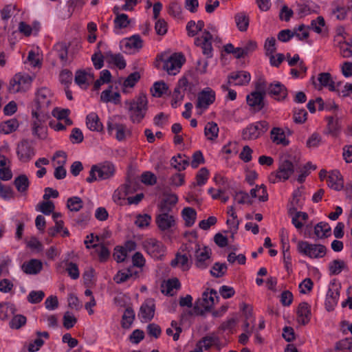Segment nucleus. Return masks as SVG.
Segmentation results:
<instances>
[{"label": "nucleus", "mask_w": 352, "mask_h": 352, "mask_svg": "<svg viewBox=\"0 0 352 352\" xmlns=\"http://www.w3.org/2000/svg\"><path fill=\"white\" fill-rule=\"evenodd\" d=\"M107 126L109 134L116 131L115 138L119 142L124 140L131 135V131L125 124L108 121Z\"/></svg>", "instance_id": "nucleus-18"}, {"label": "nucleus", "mask_w": 352, "mask_h": 352, "mask_svg": "<svg viewBox=\"0 0 352 352\" xmlns=\"http://www.w3.org/2000/svg\"><path fill=\"white\" fill-rule=\"evenodd\" d=\"M100 100L105 103L112 102L114 104H118L120 102V94L118 92L113 93L112 87L109 86L101 93Z\"/></svg>", "instance_id": "nucleus-31"}, {"label": "nucleus", "mask_w": 352, "mask_h": 352, "mask_svg": "<svg viewBox=\"0 0 352 352\" xmlns=\"http://www.w3.org/2000/svg\"><path fill=\"white\" fill-rule=\"evenodd\" d=\"M155 222L161 231H169L175 227L176 217L173 213L159 212L156 215Z\"/></svg>", "instance_id": "nucleus-15"}, {"label": "nucleus", "mask_w": 352, "mask_h": 352, "mask_svg": "<svg viewBox=\"0 0 352 352\" xmlns=\"http://www.w3.org/2000/svg\"><path fill=\"white\" fill-rule=\"evenodd\" d=\"M168 89L166 84L164 82H155L151 91L155 97H161Z\"/></svg>", "instance_id": "nucleus-63"}, {"label": "nucleus", "mask_w": 352, "mask_h": 352, "mask_svg": "<svg viewBox=\"0 0 352 352\" xmlns=\"http://www.w3.org/2000/svg\"><path fill=\"white\" fill-rule=\"evenodd\" d=\"M303 192L300 188L294 190L292 198L288 205V213L292 215L298 209L302 208L304 204V198L302 197Z\"/></svg>", "instance_id": "nucleus-24"}, {"label": "nucleus", "mask_w": 352, "mask_h": 352, "mask_svg": "<svg viewBox=\"0 0 352 352\" xmlns=\"http://www.w3.org/2000/svg\"><path fill=\"white\" fill-rule=\"evenodd\" d=\"M32 134L41 140H45L47 138V128L43 123L48 118L49 116L44 115L43 118L41 114H38L37 111L32 112Z\"/></svg>", "instance_id": "nucleus-14"}, {"label": "nucleus", "mask_w": 352, "mask_h": 352, "mask_svg": "<svg viewBox=\"0 0 352 352\" xmlns=\"http://www.w3.org/2000/svg\"><path fill=\"white\" fill-rule=\"evenodd\" d=\"M143 247L147 254L155 259H161L165 254L166 248L164 245L156 239H146L143 242Z\"/></svg>", "instance_id": "nucleus-9"}, {"label": "nucleus", "mask_w": 352, "mask_h": 352, "mask_svg": "<svg viewBox=\"0 0 352 352\" xmlns=\"http://www.w3.org/2000/svg\"><path fill=\"white\" fill-rule=\"evenodd\" d=\"M316 5L311 1H300L296 3L295 11L299 17H305L316 12Z\"/></svg>", "instance_id": "nucleus-29"}, {"label": "nucleus", "mask_w": 352, "mask_h": 352, "mask_svg": "<svg viewBox=\"0 0 352 352\" xmlns=\"http://www.w3.org/2000/svg\"><path fill=\"white\" fill-rule=\"evenodd\" d=\"M309 26H306L304 24L300 25L294 30V36L297 37L298 40L302 41L309 37Z\"/></svg>", "instance_id": "nucleus-60"}, {"label": "nucleus", "mask_w": 352, "mask_h": 352, "mask_svg": "<svg viewBox=\"0 0 352 352\" xmlns=\"http://www.w3.org/2000/svg\"><path fill=\"white\" fill-rule=\"evenodd\" d=\"M143 46V41L139 34L124 38L120 42L121 50L126 54H132L140 50Z\"/></svg>", "instance_id": "nucleus-13"}, {"label": "nucleus", "mask_w": 352, "mask_h": 352, "mask_svg": "<svg viewBox=\"0 0 352 352\" xmlns=\"http://www.w3.org/2000/svg\"><path fill=\"white\" fill-rule=\"evenodd\" d=\"M0 197L6 201H10L14 197V192L10 186H5L0 182Z\"/></svg>", "instance_id": "nucleus-59"}, {"label": "nucleus", "mask_w": 352, "mask_h": 352, "mask_svg": "<svg viewBox=\"0 0 352 352\" xmlns=\"http://www.w3.org/2000/svg\"><path fill=\"white\" fill-rule=\"evenodd\" d=\"M55 102V97L52 91L47 87H41L38 89L36 94L35 104L32 112L37 111L41 114L49 116V110L53 106Z\"/></svg>", "instance_id": "nucleus-3"}, {"label": "nucleus", "mask_w": 352, "mask_h": 352, "mask_svg": "<svg viewBox=\"0 0 352 352\" xmlns=\"http://www.w3.org/2000/svg\"><path fill=\"white\" fill-rule=\"evenodd\" d=\"M19 127V122L16 119H10L0 124V132L4 134H10L15 131Z\"/></svg>", "instance_id": "nucleus-47"}, {"label": "nucleus", "mask_w": 352, "mask_h": 352, "mask_svg": "<svg viewBox=\"0 0 352 352\" xmlns=\"http://www.w3.org/2000/svg\"><path fill=\"white\" fill-rule=\"evenodd\" d=\"M182 216L187 227H191L195 222L197 212L190 207L184 208L182 211Z\"/></svg>", "instance_id": "nucleus-41"}, {"label": "nucleus", "mask_w": 352, "mask_h": 352, "mask_svg": "<svg viewBox=\"0 0 352 352\" xmlns=\"http://www.w3.org/2000/svg\"><path fill=\"white\" fill-rule=\"evenodd\" d=\"M209 177V171L206 168H201L196 175V184L198 186L204 185Z\"/></svg>", "instance_id": "nucleus-64"}, {"label": "nucleus", "mask_w": 352, "mask_h": 352, "mask_svg": "<svg viewBox=\"0 0 352 352\" xmlns=\"http://www.w3.org/2000/svg\"><path fill=\"white\" fill-rule=\"evenodd\" d=\"M269 127V123L265 120L253 122L243 130L242 138L248 140H256L264 134Z\"/></svg>", "instance_id": "nucleus-7"}, {"label": "nucleus", "mask_w": 352, "mask_h": 352, "mask_svg": "<svg viewBox=\"0 0 352 352\" xmlns=\"http://www.w3.org/2000/svg\"><path fill=\"white\" fill-rule=\"evenodd\" d=\"M294 171L293 163L288 160H283L280 163L278 170L270 175L269 181L272 184L285 181L289 179Z\"/></svg>", "instance_id": "nucleus-8"}, {"label": "nucleus", "mask_w": 352, "mask_h": 352, "mask_svg": "<svg viewBox=\"0 0 352 352\" xmlns=\"http://www.w3.org/2000/svg\"><path fill=\"white\" fill-rule=\"evenodd\" d=\"M67 206L69 210L78 212L82 208L83 202L81 198L72 197L67 199Z\"/></svg>", "instance_id": "nucleus-54"}, {"label": "nucleus", "mask_w": 352, "mask_h": 352, "mask_svg": "<svg viewBox=\"0 0 352 352\" xmlns=\"http://www.w3.org/2000/svg\"><path fill=\"white\" fill-rule=\"evenodd\" d=\"M218 299L217 292L214 289L210 292H204L202 295V306L206 309H210Z\"/></svg>", "instance_id": "nucleus-39"}, {"label": "nucleus", "mask_w": 352, "mask_h": 352, "mask_svg": "<svg viewBox=\"0 0 352 352\" xmlns=\"http://www.w3.org/2000/svg\"><path fill=\"white\" fill-rule=\"evenodd\" d=\"M199 344L201 347L208 350L212 346H219L220 344V340L217 336L209 335L204 337L199 342Z\"/></svg>", "instance_id": "nucleus-48"}, {"label": "nucleus", "mask_w": 352, "mask_h": 352, "mask_svg": "<svg viewBox=\"0 0 352 352\" xmlns=\"http://www.w3.org/2000/svg\"><path fill=\"white\" fill-rule=\"evenodd\" d=\"M114 29L113 32L116 34H120V30L123 28H126L130 24V20L127 14L122 13L118 14L116 16L114 20Z\"/></svg>", "instance_id": "nucleus-33"}, {"label": "nucleus", "mask_w": 352, "mask_h": 352, "mask_svg": "<svg viewBox=\"0 0 352 352\" xmlns=\"http://www.w3.org/2000/svg\"><path fill=\"white\" fill-rule=\"evenodd\" d=\"M94 80V76L91 69L78 70L76 72L75 82L82 89H87Z\"/></svg>", "instance_id": "nucleus-21"}, {"label": "nucleus", "mask_w": 352, "mask_h": 352, "mask_svg": "<svg viewBox=\"0 0 352 352\" xmlns=\"http://www.w3.org/2000/svg\"><path fill=\"white\" fill-rule=\"evenodd\" d=\"M42 268V262L35 258L30 259L22 265L23 271L27 274H37L41 271Z\"/></svg>", "instance_id": "nucleus-30"}, {"label": "nucleus", "mask_w": 352, "mask_h": 352, "mask_svg": "<svg viewBox=\"0 0 352 352\" xmlns=\"http://www.w3.org/2000/svg\"><path fill=\"white\" fill-rule=\"evenodd\" d=\"M185 60L184 55L175 53L164 62L163 68L169 75L175 76L179 72Z\"/></svg>", "instance_id": "nucleus-12"}, {"label": "nucleus", "mask_w": 352, "mask_h": 352, "mask_svg": "<svg viewBox=\"0 0 352 352\" xmlns=\"http://www.w3.org/2000/svg\"><path fill=\"white\" fill-rule=\"evenodd\" d=\"M61 265H64L65 270L71 278L76 280L79 278L80 272L76 263L69 261H64L61 263Z\"/></svg>", "instance_id": "nucleus-42"}, {"label": "nucleus", "mask_w": 352, "mask_h": 352, "mask_svg": "<svg viewBox=\"0 0 352 352\" xmlns=\"http://www.w3.org/2000/svg\"><path fill=\"white\" fill-rule=\"evenodd\" d=\"M235 21L240 31H245L249 25V19L244 13H239L235 16Z\"/></svg>", "instance_id": "nucleus-55"}, {"label": "nucleus", "mask_w": 352, "mask_h": 352, "mask_svg": "<svg viewBox=\"0 0 352 352\" xmlns=\"http://www.w3.org/2000/svg\"><path fill=\"white\" fill-rule=\"evenodd\" d=\"M52 116L59 121H63L67 125H71L72 121L69 118L70 110L68 109L54 108L52 110Z\"/></svg>", "instance_id": "nucleus-40"}, {"label": "nucleus", "mask_w": 352, "mask_h": 352, "mask_svg": "<svg viewBox=\"0 0 352 352\" xmlns=\"http://www.w3.org/2000/svg\"><path fill=\"white\" fill-rule=\"evenodd\" d=\"M328 133L333 137H336L341 129V124L338 118L329 116L327 118Z\"/></svg>", "instance_id": "nucleus-34"}, {"label": "nucleus", "mask_w": 352, "mask_h": 352, "mask_svg": "<svg viewBox=\"0 0 352 352\" xmlns=\"http://www.w3.org/2000/svg\"><path fill=\"white\" fill-rule=\"evenodd\" d=\"M250 197L258 198L261 201H266L268 199V194L264 185L256 186L250 190Z\"/></svg>", "instance_id": "nucleus-44"}, {"label": "nucleus", "mask_w": 352, "mask_h": 352, "mask_svg": "<svg viewBox=\"0 0 352 352\" xmlns=\"http://www.w3.org/2000/svg\"><path fill=\"white\" fill-rule=\"evenodd\" d=\"M314 87L318 90L322 87H327L330 91H336L335 83L329 73L323 72L318 74L316 79L314 76L311 78Z\"/></svg>", "instance_id": "nucleus-19"}, {"label": "nucleus", "mask_w": 352, "mask_h": 352, "mask_svg": "<svg viewBox=\"0 0 352 352\" xmlns=\"http://www.w3.org/2000/svg\"><path fill=\"white\" fill-rule=\"evenodd\" d=\"M137 277V272L133 273L129 269L120 270L114 276L113 280L116 283L120 284L126 281L134 280Z\"/></svg>", "instance_id": "nucleus-35"}, {"label": "nucleus", "mask_w": 352, "mask_h": 352, "mask_svg": "<svg viewBox=\"0 0 352 352\" xmlns=\"http://www.w3.org/2000/svg\"><path fill=\"white\" fill-rule=\"evenodd\" d=\"M185 250L188 252L190 256H191L190 252H192L195 254V264L197 267L201 270H204L211 263V250L206 246L201 248L200 245L195 242H189L185 245Z\"/></svg>", "instance_id": "nucleus-2"}, {"label": "nucleus", "mask_w": 352, "mask_h": 352, "mask_svg": "<svg viewBox=\"0 0 352 352\" xmlns=\"http://www.w3.org/2000/svg\"><path fill=\"white\" fill-rule=\"evenodd\" d=\"M267 94L274 99L281 100L287 97V90L284 85L280 82H276L268 86Z\"/></svg>", "instance_id": "nucleus-25"}, {"label": "nucleus", "mask_w": 352, "mask_h": 352, "mask_svg": "<svg viewBox=\"0 0 352 352\" xmlns=\"http://www.w3.org/2000/svg\"><path fill=\"white\" fill-rule=\"evenodd\" d=\"M265 95L258 91H253L246 97L248 104L256 111H261L264 107Z\"/></svg>", "instance_id": "nucleus-26"}, {"label": "nucleus", "mask_w": 352, "mask_h": 352, "mask_svg": "<svg viewBox=\"0 0 352 352\" xmlns=\"http://www.w3.org/2000/svg\"><path fill=\"white\" fill-rule=\"evenodd\" d=\"M155 305L153 299H146L141 305L139 317L144 322L152 320L155 314Z\"/></svg>", "instance_id": "nucleus-22"}, {"label": "nucleus", "mask_w": 352, "mask_h": 352, "mask_svg": "<svg viewBox=\"0 0 352 352\" xmlns=\"http://www.w3.org/2000/svg\"><path fill=\"white\" fill-rule=\"evenodd\" d=\"M135 318V312L133 309L128 307L125 309L122 318V327L128 329L131 327Z\"/></svg>", "instance_id": "nucleus-53"}, {"label": "nucleus", "mask_w": 352, "mask_h": 352, "mask_svg": "<svg viewBox=\"0 0 352 352\" xmlns=\"http://www.w3.org/2000/svg\"><path fill=\"white\" fill-rule=\"evenodd\" d=\"M14 184L18 192L23 195L26 194L30 183L25 175H20L15 177L14 180Z\"/></svg>", "instance_id": "nucleus-36"}, {"label": "nucleus", "mask_w": 352, "mask_h": 352, "mask_svg": "<svg viewBox=\"0 0 352 352\" xmlns=\"http://www.w3.org/2000/svg\"><path fill=\"white\" fill-rule=\"evenodd\" d=\"M168 14L176 19L182 18V6L177 1H172L169 3L168 7Z\"/></svg>", "instance_id": "nucleus-56"}, {"label": "nucleus", "mask_w": 352, "mask_h": 352, "mask_svg": "<svg viewBox=\"0 0 352 352\" xmlns=\"http://www.w3.org/2000/svg\"><path fill=\"white\" fill-rule=\"evenodd\" d=\"M116 172L114 165L109 162L92 166L89 176L86 179L89 183L94 181L107 179L113 177Z\"/></svg>", "instance_id": "nucleus-4"}, {"label": "nucleus", "mask_w": 352, "mask_h": 352, "mask_svg": "<svg viewBox=\"0 0 352 352\" xmlns=\"http://www.w3.org/2000/svg\"><path fill=\"white\" fill-rule=\"evenodd\" d=\"M331 227L325 222H320L314 227V234L317 239L327 238L331 234Z\"/></svg>", "instance_id": "nucleus-37"}, {"label": "nucleus", "mask_w": 352, "mask_h": 352, "mask_svg": "<svg viewBox=\"0 0 352 352\" xmlns=\"http://www.w3.org/2000/svg\"><path fill=\"white\" fill-rule=\"evenodd\" d=\"M178 201V197L175 194L164 195L159 204V212L173 213V209Z\"/></svg>", "instance_id": "nucleus-23"}, {"label": "nucleus", "mask_w": 352, "mask_h": 352, "mask_svg": "<svg viewBox=\"0 0 352 352\" xmlns=\"http://www.w3.org/2000/svg\"><path fill=\"white\" fill-rule=\"evenodd\" d=\"M271 139L272 142L276 144L286 145L288 141L285 138L283 131L280 128H273L271 131Z\"/></svg>", "instance_id": "nucleus-43"}, {"label": "nucleus", "mask_w": 352, "mask_h": 352, "mask_svg": "<svg viewBox=\"0 0 352 352\" xmlns=\"http://www.w3.org/2000/svg\"><path fill=\"white\" fill-rule=\"evenodd\" d=\"M226 270L227 266L225 263H215L210 270V273L212 276L219 278L223 276Z\"/></svg>", "instance_id": "nucleus-61"}, {"label": "nucleus", "mask_w": 352, "mask_h": 352, "mask_svg": "<svg viewBox=\"0 0 352 352\" xmlns=\"http://www.w3.org/2000/svg\"><path fill=\"white\" fill-rule=\"evenodd\" d=\"M86 124L87 128L93 131H101L103 129V125L100 121L98 116L94 112L87 116Z\"/></svg>", "instance_id": "nucleus-32"}, {"label": "nucleus", "mask_w": 352, "mask_h": 352, "mask_svg": "<svg viewBox=\"0 0 352 352\" xmlns=\"http://www.w3.org/2000/svg\"><path fill=\"white\" fill-rule=\"evenodd\" d=\"M212 41H219L217 36H215L208 30H204L201 34L195 38V45L201 50V52L206 58L213 56Z\"/></svg>", "instance_id": "nucleus-6"}, {"label": "nucleus", "mask_w": 352, "mask_h": 352, "mask_svg": "<svg viewBox=\"0 0 352 352\" xmlns=\"http://www.w3.org/2000/svg\"><path fill=\"white\" fill-rule=\"evenodd\" d=\"M215 99V91L210 87L204 88L197 95L195 105L197 109L200 110V113L206 111L212 104L214 103Z\"/></svg>", "instance_id": "nucleus-11"}, {"label": "nucleus", "mask_w": 352, "mask_h": 352, "mask_svg": "<svg viewBox=\"0 0 352 352\" xmlns=\"http://www.w3.org/2000/svg\"><path fill=\"white\" fill-rule=\"evenodd\" d=\"M54 204L52 201H43L36 206V210L45 215H50L54 211Z\"/></svg>", "instance_id": "nucleus-58"}, {"label": "nucleus", "mask_w": 352, "mask_h": 352, "mask_svg": "<svg viewBox=\"0 0 352 352\" xmlns=\"http://www.w3.org/2000/svg\"><path fill=\"white\" fill-rule=\"evenodd\" d=\"M124 107L131 122L139 124L143 120L148 111L147 98L145 94H140L131 100H126Z\"/></svg>", "instance_id": "nucleus-1"}, {"label": "nucleus", "mask_w": 352, "mask_h": 352, "mask_svg": "<svg viewBox=\"0 0 352 352\" xmlns=\"http://www.w3.org/2000/svg\"><path fill=\"white\" fill-rule=\"evenodd\" d=\"M340 288L341 285L340 284H337L335 282L331 283L325 299V307L327 311H332L337 305L340 297Z\"/></svg>", "instance_id": "nucleus-17"}, {"label": "nucleus", "mask_w": 352, "mask_h": 352, "mask_svg": "<svg viewBox=\"0 0 352 352\" xmlns=\"http://www.w3.org/2000/svg\"><path fill=\"white\" fill-rule=\"evenodd\" d=\"M219 127L213 122H208L205 126L204 134L209 140H214L218 137Z\"/></svg>", "instance_id": "nucleus-46"}, {"label": "nucleus", "mask_w": 352, "mask_h": 352, "mask_svg": "<svg viewBox=\"0 0 352 352\" xmlns=\"http://www.w3.org/2000/svg\"><path fill=\"white\" fill-rule=\"evenodd\" d=\"M340 55L343 58L352 57V42L350 40L339 41Z\"/></svg>", "instance_id": "nucleus-49"}, {"label": "nucleus", "mask_w": 352, "mask_h": 352, "mask_svg": "<svg viewBox=\"0 0 352 352\" xmlns=\"http://www.w3.org/2000/svg\"><path fill=\"white\" fill-rule=\"evenodd\" d=\"M140 76L138 72L131 74L124 81L122 92L127 94L129 92L128 88H132L135 86L136 82L139 80Z\"/></svg>", "instance_id": "nucleus-51"}, {"label": "nucleus", "mask_w": 352, "mask_h": 352, "mask_svg": "<svg viewBox=\"0 0 352 352\" xmlns=\"http://www.w3.org/2000/svg\"><path fill=\"white\" fill-rule=\"evenodd\" d=\"M327 185L336 191H340L343 188V179L339 170H333L330 172L327 177Z\"/></svg>", "instance_id": "nucleus-27"}, {"label": "nucleus", "mask_w": 352, "mask_h": 352, "mask_svg": "<svg viewBox=\"0 0 352 352\" xmlns=\"http://www.w3.org/2000/svg\"><path fill=\"white\" fill-rule=\"evenodd\" d=\"M345 267L344 261L339 259L333 260L329 264V271L330 275H338L342 272Z\"/></svg>", "instance_id": "nucleus-52"}, {"label": "nucleus", "mask_w": 352, "mask_h": 352, "mask_svg": "<svg viewBox=\"0 0 352 352\" xmlns=\"http://www.w3.org/2000/svg\"><path fill=\"white\" fill-rule=\"evenodd\" d=\"M92 248L95 250L100 262H104L109 258L110 256V251L104 245L94 244L92 245Z\"/></svg>", "instance_id": "nucleus-50"}, {"label": "nucleus", "mask_w": 352, "mask_h": 352, "mask_svg": "<svg viewBox=\"0 0 352 352\" xmlns=\"http://www.w3.org/2000/svg\"><path fill=\"white\" fill-rule=\"evenodd\" d=\"M228 78L230 86H245L249 84L251 75L246 71H237L232 72Z\"/></svg>", "instance_id": "nucleus-20"}, {"label": "nucleus", "mask_w": 352, "mask_h": 352, "mask_svg": "<svg viewBox=\"0 0 352 352\" xmlns=\"http://www.w3.org/2000/svg\"><path fill=\"white\" fill-rule=\"evenodd\" d=\"M35 153L34 146L28 140H23L18 144L16 154L21 162H29L35 155Z\"/></svg>", "instance_id": "nucleus-16"}, {"label": "nucleus", "mask_w": 352, "mask_h": 352, "mask_svg": "<svg viewBox=\"0 0 352 352\" xmlns=\"http://www.w3.org/2000/svg\"><path fill=\"white\" fill-rule=\"evenodd\" d=\"M349 10V8L345 6H336L332 10L331 14L336 19L342 21L346 18Z\"/></svg>", "instance_id": "nucleus-62"}, {"label": "nucleus", "mask_w": 352, "mask_h": 352, "mask_svg": "<svg viewBox=\"0 0 352 352\" xmlns=\"http://www.w3.org/2000/svg\"><path fill=\"white\" fill-rule=\"evenodd\" d=\"M298 252L310 258H323L327 252V248L321 244H313L306 241H299L297 243Z\"/></svg>", "instance_id": "nucleus-5"}, {"label": "nucleus", "mask_w": 352, "mask_h": 352, "mask_svg": "<svg viewBox=\"0 0 352 352\" xmlns=\"http://www.w3.org/2000/svg\"><path fill=\"white\" fill-rule=\"evenodd\" d=\"M311 305L306 302L299 304L297 309V320L302 324H307L311 319Z\"/></svg>", "instance_id": "nucleus-28"}, {"label": "nucleus", "mask_w": 352, "mask_h": 352, "mask_svg": "<svg viewBox=\"0 0 352 352\" xmlns=\"http://www.w3.org/2000/svg\"><path fill=\"white\" fill-rule=\"evenodd\" d=\"M172 267H178L183 271L189 270L190 263L186 254H177L175 258L171 261Z\"/></svg>", "instance_id": "nucleus-38"}, {"label": "nucleus", "mask_w": 352, "mask_h": 352, "mask_svg": "<svg viewBox=\"0 0 352 352\" xmlns=\"http://www.w3.org/2000/svg\"><path fill=\"white\" fill-rule=\"evenodd\" d=\"M151 221V217L147 214H138L136 217L135 224L140 228L144 229L148 227Z\"/></svg>", "instance_id": "nucleus-57"}, {"label": "nucleus", "mask_w": 352, "mask_h": 352, "mask_svg": "<svg viewBox=\"0 0 352 352\" xmlns=\"http://www.w3.org/2000/svg\"><path fill=\"white\" fill-rule=\"evenodd\" d=\"M32 78L25 74H16L10 82L9 91L17 93L27 91L31 86Z\"/></svg>", "instance_id": "nucleus-10"}, {"label": "nucleus", "mask_w": 352, "mask_h": 352, "mask_svg": "<svg viewBox=\"0 0 352 352\" xmlns=\"http://www.w3.org/2000/svg\"><path fill=\"white\" fill-rule=\"evenodd\" d=\"M170 164L175 169L181 171L186 169V166L188 165V162L186 159L185 156L178 154L171 158Z\"/></svg>", "instance_id": "nucleus-45"}]
</instances>
